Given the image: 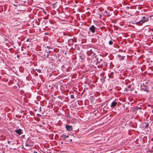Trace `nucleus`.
I'll return each instance as SVG.
<instances>
[{"mask_svg":"<svg viewBox=\"0 0 153 153\" xmlns=\"http://www.w3.org/2000/svg\"><path fill=\"white\" fill-rule=\"evenodd\" d=\"M33 142L30 138H28L26 141L25 146H26L31 147L33 146Z\"/></svg>","mask_w":153,"mask_h":153,"instance_id":"nucleus-1","label":"nucleus"},{"mask_svg":"<svg viewBox=\"0 0 153 153\" xmlns=\"http://www.w3.org/2000/svg\"><path fill=\"white\" fill-rule=\"evenodd\" d=\"M41 56L42 58L46 59V58H48L49 55L45 51L44 52L42 53Z\"/></svg>","mask_w":153,"mask_h":153,"instance_id":"nucleus-2","label":"nucleus"},{"mask_svg":"<svg viewBox=\"0 0 153 153\" xmlns=\"http://www.w3.org/2000/svg\"><path fill=\"white\" fill-rule=\"evenodd\" d=\"M141 88L145 91H149L147 85L144 84L143 85H141Z\"/></svg>","mask_w":153,"mask_h":153,"instance_id":"nucleus-3","label":"nucleus"},{"mask_svg":"<svg viewBox=\"0 0 153 153\" xmlns=\"http://www.w3.org/2000/svg\"><path fill=\"white\" fill-rule=\"evenodd\" d=\"M100 61H98L97 62V64L98 65V68H99L100 66H101L102 67H103V61L101 59Z\"/></svg>","mask_w":153,"mask_h":153,"instance_id":"nucleus-4","label":"nucleus"},{"mask_svg":"<svg viewBox=\"0 0 153 153\" xmlns=\"http://www.w3.org/2000/svg\"><path fill=\"white\" fill-rule=\"evenodd\" d=\"M22 130L21 129H16L15 130L16 133L19 135H20L22 134Z\"/></svg>","mask_w":153,"mask_h":153,"instance_id":"nucleus-5","label":"nucleus"},{"mask_svg":"<svg viewBox=\"0 0 153 153\" xmlns=\"http://www.w3.org/2000/svg\"><path fill=\"white\" fill-rule=\"evenodd\" d=\"M149 20V19L147 17H146L145 19H142L138 22L137 23H140V24H142L145 22H146Z\"/></svg>","mask_w":153,"mask_h":153,"instance_id":"nucleus-6","label":"nucleus"},{"mask_svg":"<svg viewBox=\"0 0 153 153\" xmlns=\"http://www.w3.org/2000/svg\"><path fill=\"white\" fill-rule=\"evenodd\" d=\"M89 29L92 33H94L95 32L96 27L94 25H92L89 27Z\"/></svg>","mask_w":153,"mask_h":153,"instance_id":"nucleus-7","label":"nucleus"},{"mask_svg":"<svg viewBox=\"0 0 153 153\" xmlns=\"http://www.w3.org/2000/svg\"><path fill=\"white\" fill-rule=\"evenodd\" d=\"M117 104V102L115 101H114L112 102L111 105V108H115V106H116Z\"/></svg>","mask_w":153,"mask_h":153,"instance_id":"nucleus-8","label":"nucleus"},{"mask_svg":"<svg viewBox=\"0 0 153 153\" xmlns=\"http://www.w3.org/2000/svg\"><path fill=\"white\" fill-rule=\"evenodd\" d=\"M65 128L68 131H71L72 130V126L70 125H66L65 126Z\"/></svg>","mask_w":153,"mask_h":153,"instance_id":"nucleus-9","label":"nucleus"},{"mask_svg":"<svg viewBox=\"0 0 153 153\" xmlns=\"http://www.w3.org/2000/svg\"><path fill=\"white\" fill-rule=\"evenodd\" d=\"M104 14H105V15L106 16H109L111 15V14H110V13H107V12L106 11L104 12Z\"/></svg>","mask_w":153,"mask_h":153,"instance_id":"nucleus-10","label":"nucleus"},{"mask_svg":"<svg viewBox=\"0 0 153 153\" xmlns=\"http://www.w3.org/2000/svg\"><path fill=\"white\" fill-rule=\"evenodd\" d=\"M61 137L64 140H65L66 139L65 134H62L61 136Z\"/></svg>","mask_w":153,"mask_h":153,"instance_id":"nucleus-11","label":"nucleus"},{"mask_svg":"<svg viewBox=\"0 0 153 153\" xmlns=\"http://www.w3.org/2000/svg\"><path fill=\"white\" fill-rule=\"evenodd\" d=\"M114 74V73L113 72H111L110 73V74L109 75V76L110 78H113V75Z\"/></svg>","mask_w":153,"mask_h":153,"instance_id":"nucleus-12","label":"nucleus"},{"mask_svg":"<svg viewBox=\"0 0 153 153\" xmlns=\"http://www.w3.org/2000/svg\"><path fill=\"white\" fill-rule=\"evenodd\" d=\"M113 42L112 40H110L109 41L108 44L110 45H113Z\"/></svg>","mask_w":153,"mask_h":153,"instance_id":"nucleus-13","label":"nucleus"},{"mask_svg":"<svg viewBox=\"0 0 153 153\" xmlns=\"http://www.w3.org/2000/svg\"><path fill=\"white\" fill-rule=\"evenodd\" d=\"M130 86H131V85H129L128 86V91L130 90L131 91H133V90H131V89H130V90H129V89H128L130 88Z\"/></svg>","mask_w":153,"mask_h":153,"instance_id":"nucleus-14","label":"nucleus"},{"mask_svg":"<svg viewBox=\"0 0 153 153\" xmlns=\"http://www.w3.org/2000/svg\"><path fill=\"white\" fill-rule=\"evenodd\" d=\"M70 98L71 99H74V95H73V94L71 95H70Z\"/></svg>","mask_w":153,"mask_h":153,"instance_id":"nucleus-15","label":"nucleus"},{"mask_svg":"<svg viewBox=\"0 0 153 153\" xmlns=\"http://www.w3.org/2000/svg\"><path fill=\"white\" fill-rule=\"evenodd\" d=\"M45 51L46 52V53H47L48 54H49V53H50L51 52V51H50V50H46Z\"/></svg>","mask_w":153,"mask_h":153,"instance_id":"nucleus-16","label":"nucleus"},{"mask_svg":"<svg viewBox=\"0 0 153 153\" xmlns=\"http://www.w3.org/2000/svg\"><path fill=\"white\" fill-rule=\"evenodd\" d=\"M103 65H104L105 66H106L107 65V64L106 63L104 62V61H103Z\"/></svg>","mask_w":153,"mask_h":153,"instance_id":"nucleus-17","label":"nucleus"},{"mask_svg":"<svg viewBox=\"0 0 153 153\" xmlns=\"http://www.w3.org/2000/svg\"><path fill=\"white\" fill-rule=\"evenodd\" d=\"M37 71L39 73H40L41 72V70L39 69L37 70Z\"/></svg>","mask_w":153,"mask_h":153,"instance_id":"nucleus-18","label":"nucleus"},{"mask_svg":"<svg viewBox=\"0 0 153 153\" xmlns=\"http://www.w3.org/2000/svg\"><path fill=\"white\" fill-rule=\"evenodd\" d=\"M48 17L47 16H46V17H44L43 18V19H48Z\"/></svg>","mask_w":153,"mask_h":153,"instance_id":"nucleus-19","label":"nucleus"},{"mask_svg":"<svg viewBox=\"0 0 153 153\" xmlns=\"http://www.w3.org/2000/svg\"><path fill=\"white\" fill-rule=\"evenodd\" d=\"M148 128V125L147 123V124H146L145 126V128Z\"/></svg>","mask_w":153,"mask_h":153,"instance_id":"nucleus-20","label":"nucleus"},{"mask_svg":"<svg viewBox=\"0 0 153 153\" xmlns=\"http://www.w3.org/2000/svg\"><path fill=\"white\" fill-rule=\"evenodd\" d=\"M46 48L48 49H50L51 48L50 47L48 46H47Z\"/></svg>","mask_w":153,"mask_h":153,"instance_id":"nucleus-21","label":"nucleus"},{"mask_svg":"<svg viewBox=\"0 0 153 153\" xmlns=\"http://www.w3.org/2000/svg\"><path fill=\"white\" fill-rule=\"evenodd\" d=\"M11 142V141H10L8 140L7 141V143L8 144H10Z\"/></svg>","mask_w":153,"mask_h":153,"instance_id":"nucleus-22","label":"nucleus"},{"mask_svg":"<svg viewBox=\"0 0 153 153\" xmlns=\"http://www.w3.org/2000/svg\"><path fill=\"white\" fill-rule=\"evenodd\" d=\"M126 10H129V7H128V6H127L126 7Z\"/></svg>","mask_w":153,"mask_h":153,"instance_id":"nucleus-23","label":"nucleus"},{"mask_svg":"<svg viewBox=\"0 0 153 153\" xmlns=\"http://www.w3.org/2000/svg\"><path fill=\"white\" fill-rule=\"evenodd\" d=\"M65 137H66V138H68L69 137V136L68 135H65Z\"/></svg>","mask_w":153,"mask_h":153,"instance_id":"nucleus-24","label":"nucleus"},{"mask_svg":"<svg viewBox=\"0 0 153 153\" xmlns=\"http://www.w3.org/2000/svg\"><path fill=\"white\" fill-rule=\"evenodd\" d=\"M29 41H30V39H27L26 40V42H28Z\"/></svg>","mask_w":153,"mask_h":153,"instance_id":"nucleus-25","label":"nucleus"},{"mask_svg":"<svg viewBox=\"0 0 153 153\" xmlns=\"http://www.w3.org/2000/svg\"><path fill=\"white\" fill-rule=\"evenodd\" d=\"M42 124L43 125H44L45 124V123L44 122H42Z\"/></svg>","mask_w":153,"mask_h":153,"instance_id":"nucleus-26","label":"nucleus"},{"mask_svg":"<svg viewBox=\"0 0 153 153\" xmlns=\"http://www.w3.org/2000/svg\"><path fill=\"white\" fill-rule=\"evenodd\" d=\"M13 5L14 6H15L16 7H17V5H16V4H13Z\"/></svg>","mask_w":153,"mask_h":153,"instance_id":"nucleus-27","label":"nucleus"},{"mask_svg":"<svg viewBox=\"0 0 153 153\" xmlns=\"http://www.w3.org/2000/svg\"><path fill=\"white\" fill-rule=\"evenodd\" d=\"M37 115L38 116H41V115H40L39 114H37Z\"/></svg>","mask_w":153,"mask_h":153,"instance_id":"nucleus-28","label":"nucleus"},{"mask_svg":"<svg viewBox=\"0 0 153 153\" xmlns=\"http://www.w3.org/2000/svg\"><path fill=\"white\" fill-rule=\"evenodd\" d=\"M33 153H38L36 152L35 151L33 152Z\"/></svg>","mask_w":153,"mask_h":153,"instance_id":"nucleus-29","label":"nucleus"},{"mask_svg":"<svg viewBox=\"0 0 153 153\" xmlns=\"http://www.w3.org/2000/svg\"><path fill=\"white\" fill-rule=\"evenodd\" d=\"M102 16V15H100V18Z\"/></svg>","mask_w":153,"mask_h":153,"instance_id":"nucleus-30","label":"nucleus"},{"mask_svg":"<svg viewBox=\"0 0 153 153\" xmlns=\"http://www.w3.org/2000/svg\"><path fill=\"white\" fill-rule=\"evenodd\" d=\"M39 110L40 111H41V108L40 107V108H39Z\"/></svg>","mask_w":153,"mask_h":153,"instance_id":"nucleus-31","label":"nucleus"},{"mask_svg":"<svg viewBox=\"0 0 153 153\" xmlns=\"http://www.w3.org/2000/svg\"><path fill=\"white\" fill-rule=\"evenodd\" d=\"M146 18H145V16H143V19H145Z\"/></svg>","mask_w":153,"mask_h":153,"instance_id":"nucleus-32","label":"nucleus"},{"mask_svg":"<svg viewBox=\"0 0 153 153\" xmlns=\"http://www.w3.org/2000/svg\"><path fill=\"white\" fill-rule=\"evenodd\" d=\"M138 108L140 109H142L141 107H139Z\"/></svg>","mask_w":153,"mask_h":153,"instance_id":"nucleus-33","label":"nucleus"},{"mask_svg":"<svg viewBox=\"0 0 153 153\" xmlns=\"http://www.w3.org/2000/svg\"><path fill=\"white\" fill-rule=\"evenodd\" d=\"M17 57H19V55H17Z\"/></svg>","mask_w":153,"mask_h":153,"instance_id":"nucleus-34","label":"nucleus"},{"mask_svg":"<svg viewBox=\"0 0 153 153\" xmlns=\"http://www.w3.org/2000/svg\"><path fill=\"white\" fill-rule=\"evenodd\" d=\"M14 144H15V143H13L12 144V145H13Z\"/></svg>","mask_w":153,"mask_h":153,"instance_id":"nucleus-35","label":"nucleus"},{"mask_svg":"<svg viewBox=\"0 0 153 153\" xmlns=\"http://www.w3.org/2000/svg\"><path fill=\"white\" fill-rule=\"evenodd\" d=\"M147 83H148V82H146V84H147Z\"/></svg>","mask_w":153,"mask_h":153,"instance_id":"nucleus-36","label":"nucleus"},{"mask_svg":"<svg viewBox=\"0 0 153 153\" xmlns=\"http://www.w3.org/2000/svg\"><path fill=\"white\" fill-rule=\"evenodd\" d=\"M24 136H25V135H22V137H24Z\"/></svg>","mask_w":153,"mask_h":153,"instance_id":"nucleus-37","label":"nucleus"},{"mask_svg":"<svg viewBox=\"0 0 153 153\" xmlns=\"http://www.w3.org/2000/svg\"><path fill=\"white\" fill-rule=\"evenodd\" d=\"M72 141V139L70 140V141Z\"/></svg>","mask_w":153,"mask_h":153,"instance_id":"nucleus-38","label":"nucleus"},{"mask_svg":"<svg viewBox=\"0 0 153 153\" xmlns=\"http://www.w3.org/2000/svg\"><path fill=\"white\" fill-rule=\"evenodd\" d=\"M61 143L63 144V142H61Z\"/></svg>","mask_w":153,"mask_h":153,"instance_id":"nucleus-39","label":"nucleus"}]
</instances>
